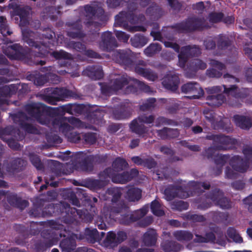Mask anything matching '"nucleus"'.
Masks as SVG:
<instances>
[{
    "mask_svg": "<svg viewBox=\"0 0 252 252\" xmlns=\"http://www.w3.org/2000/svg\"><path fill=\"white\" fill-rule=\"evenodd\" d=\"M132 160L133 162L137 164H140L142 162L141 159L138 157L132 158Z\"/></svg>",
    "mask_w": 252,
    "mask_h": 252,
    "instance_id": "3c124183",
    "label": "nucleus"
},
{
    "mask_svg": "<svg viewBox=\"0 0 252 252\" xmlns=\"http://www.w3.org/2000/svg\"><path fill=\"white\" fill-rule=\"evenodd\" d=\"M126 83V80L125 79H123L122 81H119L118 83H117L116 86L115 87V89L117 90L122 87L124 86L125 84Z\"/></svg>",
    "mask_w": 252,
    "mask_h": 252,
    "instance_id": "79ce46f5",
    "label": "nucleus"
},
{
    "mask_svg": "<svg viewBox=\"0 0 252 252\" xmlns=\"http://www.w3.org/2000/svg\"><path fill=\"white\" fill-rule=\"evenodd\" d=\"M200 53L199 48L194 46L190 47L189 46L184 47L182 49L181 53L179 55V63L181 67L184 66L186 62L187 57L188 54L191 55H195Z\"/></svg>",
    "mask_w": 252,
    "mask_h": 252,
    "instance_id": "20e7f679",
    "label": "nucleus"
},
{
    "mask_svg": "<svg viewBox=\"0 0 252 252\" xmlns=\"http://www.w3.org/2000/svg\"><path fill=\"white\" fill-rule=\"evenodd\" d=\"M75 252H95L94 250L88 248L86 247H81L78 248Z\"/></svg>",
    "mask_w": 252,
    "mask_h": 252,
    "instance_id": "58836bf2",
    "label": "nucleus"
},
{
    "mask_svg": "<svg viewBox=\"0 0 252 252\" xmlns=\"http://www.w3.org/2000/svg\"><path fill=\"white\" fill-rule=\"evenodd\" d=\"M250 94V90L248 88H237V99L240 98L242 100L247 98Z\"/></svg>",
    "mask_w": 252,
    "mask_h": 252,
    "instance_id": "5701e85b",
    "label": "nucleus"
},
{
    "mask_svg": "<svg viewBox=\"0 0 252 252\" xmlns=\"http://www.w3.org/2000/svg\"><path fill=\"white\" fill-rule=\"evenodd\" d=\"M158 234L156 232V231L153 229H149L148 231L145 233L144 236H155Z\"/></svg>",
    "mask_w": 252,
    "mask_h": 252,
    "instance_id": "37998d69",
    "label": "nucleus"
},
{
    "mask_svg": "<svg viewBox=\"0 0 252 252\" xmlns=\"http://www.w3.org/2000/svg\"><path fill=\"white\" fill-rule=\"evenodd\" d=\"M222 89L223 90V91L228 94L235 95V94L236 88L234 86H231L229 88H225L224 86L222 87L215 86L208 89V91L209 94H214L221 92Z\"/></svg>",
    "mask_w": 252,
    "mask_h": 252,
    "instance_id": "9d476101",
    "label": "nucleus"
},
{
    "mask_svg": "<svg viewBox=\"0 0 252 252\" xmlns=\"http://www.w3.org/2000/svg\"><path fill=\"white\" fill-rule=\"evenodd\" d=\"M79 240L84 238H87L89 243L94 244L98 242L101 245L105 248L111 249L117 247L119 244L124 242L127 237H105V239L102 241L103 237H75Z\"/></svg>",
    "mask_w": 252,
    "mask_h": 252,
    "instance_id": "f257e3e1",
    "label": "nucleus"
},
{
    "mask_svg": "<svg viewBox=\"0 0 252 252\" xmlns=\"http://www.w3.org/2000/svg\"><path fill=\"white\" fill-rule=\"evenodd\" d=\"M86 235L87 236H96L97 235V231L95 229H87L86 230Z\"/></svg>",
    "mask_w": 252,
    "mask_h": 252,
    "instance_id": "e433bc0d",
    "label": "nucleus"
},
{
    "mask_svg": "<svg viewBox=\"0 0 252 252\" xmlns=\"http://www.w3.org/2000/svg\"><path fill=\"white\" fill-rule=\"evenodd\" d=\"M222 18L221 13H213L210 16V20L212 22H218Z\"/></svg>",
    "mask_w": 252,
    "mask_h": 252,
    "instance_id": "c756f323",
    "label": "nucleus"
},
{
    "mask_svg": "<svg viewBox=\"0 0 252 252\" xmlns=\"http://www.w3.org/2000/svg\"><path fill=\"white\" fill-rule=\"evenodd\" d=\"M60 247L63 251L71 252L74 250L76 247L75 237H65L60 244Z\"/></svg>",
    "mask_w": 252,
    "mask_h": 252,
    "instance_id": "423d86ee",
    "label": "nucleus"
},
{
    "mask_svg": "<svg viewBox=\"0 0 252 252\" xmlns=\"http://www.w3.org/2000/svg\"><path fill=\"white\" fill-rule=\"evenodd\" d=\"M189 149L192 151H197L199 150V148L197 146L193 145L190 146Z\"/></svg>",
    "mask_w": 252,
    "mask_h": 252,
    "instance_id": "13d9d810",
    "label": "nucleus"
},
{
    "mask_svg": "<svg viewBox=\"0 0 252 252\" xmlns=\"http://www.w3.org/2000/svg\"><path fill=\"white\" fill-rule=\"evenodd\" d=\"M30 9L29 7L26 8L20 9L19 11L18 12L17 14L19 15L20 20V25L22 26V21L25 20L26 17L29 14Z\"/></svg>",
    "mask_w": 252,
    "mask_h": 252,
    "instance_id": "a878e982",
    "label": "nucleus"
},
{
    "mask_svg": "<svg viewBox=\"0 0 252 252\" xmlns=\"http://www.w3.org/2000/svg\"><path fill=\"white\" fill-rule=\"evenodd\" d=\"M153 221L152 217H149L145 218L140 224L141 226H144L150 224Z\"/></svg>",
    "mask_w": 252,
    "mask_h": 252,
    "instance_id": "a19ab883",
    "label": "nucleus"
},
{
    "mask_svg": "<svg viewBox=\"0 0 252 252\" xmlns=\"http://www.w3.org/2000/svg\"><path fill=\"white\" fill-rule=\"evenodd\" d=\"M142 246L147 247L154 246L157 242V237H142Z\"/></svg>",
    "mask_w": 252,
    "mask_h": 252,
    "instance_id": "b1692460",
    "label": "nucleus"
},
{
    "mask_svg": "<svg viewBox=\"0 0 252 252\" xmlns=\"http://www.w3.org/2000/svg\"><path fill=\"white\" fill-rule=\"evenodd\" d=\"M102 77V73L101 70L99 68L97 71L94 73V76L93 77L95 79H99Z\"/></svg>",
    "mask_w": 252,
    "mask_h": 252,
    "instance_id": "c03bdc74",
    "label": "nucleus"
},
{
    "mask_svg": "<svg viewBox=\"0 0 252 252\" xmlns=\"http://www.w3.org/2000/svg\"><path fill=\"white\" fill-rule=\"evenodd\" d=\"M48 237H43V240L37 242L35 244V248L38 252H43L47 249L50 248L54 245L53 242L54 238H58L59 237H52L53 239H48Z\"/></svg>",
    "mask_w": 252,
    "mask_h": 252,
    "instance_id": "6e6552de",
    "label": "nucleus"
},
{
    "mask_svg": "<svg viewBox=\"0 0 252 252\" xmlns=\"http://www.w3.org/2000/svg\"><path fill=\"white\" fill-rule=\"evenodd\" d=\"M216 237H196L194 239V241L195 242H201V243H205L209 241L210 240H216Z\"/></svg>",
    "mask_w": 252,
    "mask_h": 252,
    "instance_id": "f704fd0d",
    "label": "nucleus"
},
{
    "mask_svg": "<svg viewBox=\"0 0 252 252\" xmlns=\"http://www.w3.org/2000/svg\"><path fill=\"white\" fill-rule=\"evenodd\" d=\"M104 37H106L108 39H110V37H111V33L109 32H105L104 33V35H103Z\"/></svg>",
    "mask_w": 252,
    "mask_h": 252,
    "instance_id": "774afa93",
    "label": "nucleus"
},
{
    "mask_svg": "<svg viewBox=\"0 0 252 252\" xmlns=\"http://www.w3.org/2000/svg\"><path fill=\"white\" fill-rule=\"evenodd\" d=\"M245 54L248 57L252 60V49L249 47H245L244 49Z\"/></svg>",
    "mask_w": 252,
    "mask_h": 252,
    "instance_id": "ea45409f",
    "label": "nucleus"
},
{
    "mask_svg": "<svg viewBox=\"0 0 252 252\" xmlns=\"http://www.w3.org/2000/svg\"><path fill=\"white\" fill-rule=\"evenodd\" d=\"M237 124L241 128L247 130L252 127V122L248 117L237 115Z\"/></svg>",
    "mask_w": 252,
    "mask_h": 252,
    "instance_id": "f8f14e48",
    "label": "nucleus"
},
{
    "mask_svg": "<svg viewBox=\"0 0 252 252\" xmlns=\"http://www.w3.org/2000/svg\"><path fill=\"white\" fill-rule=\"evenodd\" d=\"M151 209L154 214L158 216H161L164 215V211L161 208L158 202L154 201L151 204Z\"/></svg>",
    "mask_w": 252,
    "mask_h": 252,
    "instance_id": "6ab92c4d",
    "label": "nucleus"
},
{
    "mask_svg": "<svg viewBox=\"0 0 252 252\" xmlns=\"http://www.w3.org/2000/svg\"><path fill=\"white\" fill-rule=\"evenodd\" d=\"M213 63L215 67L218 69H221L223 67V65L217 61H214Z\"/></svg>",
    "mask_w": 252,
    "mask_h": 252,
    "instance_id": "8fccbe9b",
    "label": "nucleus"
},
{
    "mask_svg": "<svg viewBox=\"0 0 252 252\" xmlns=\"http://www.w3.org/2000/svg\"><path fill=\"white\" fill-rule=\"evenodd\" d=\"M22 33L23 36L24 40L27 42L31 46H35V48H37L38 46L35 44L33 40L32 37H33L34 34L30 31L29 30L22 29Z\"/></svg>",
    "mask_w": 252,
    "mask_h": 252,
    "instance_id": "2eb2a0df",
    "label": "nucleus"
},
{
    "mask_svg": "<svg viewBox=\"0 0 252 252\" xmlns=\"http://www.w3.org/2000/svg\"><path fill=\"white\" fill-rule=\"evenodd\" d=\"M128 245L131 249H137L139 246V243L138 240L135 239V237H132L128 242Z\"/></svg>",
    "mask_w": 252,
    "mask_h": 252,
    "instance_id": "7c9ffc66",
    "label": "nucleus"
},
{
    "mask_svg": "<svg viewBox=\"0 0 252 252\" xmlns=\"http://www.w3.org/2000/svg\"><path fill=\"white\" fill-rule=\"evenodd\" d=\"M115 34L119 40L123 42H126L129 38L128 35L121 31H116Z\"/></svg>",
    "mask_w": 252,
    "mask_h": 252,
    "instance_id": "c85d7f7f",
    "label": "nucleus"
},
{
    "mask_svg": "<svg viewBox=\"0 0 252 252\" xmlns=\"http://www.w3.org/2000/svg\"><path fill=\"white\" fill-rule=\"evenodd\" d=\"M117 235H118V236L121 237V236H126L127 234L126 233V232H125L124 231H119V232H118Z\"/></svg>",
    "mask_w": 252,
    "mask_h": 252,
    "instance_id": "052dcab7",
    "label": "nucleus"
},
{
    "mask_svg": "<svg viewBox=\"0 0 252 252\" xmlns=\"http://www.w3.org/2000/svg\"><path fill=\"white\" fill-rule=\"evenodd\" d=\"M210 101L208 103L212 106H219L223 102V96L221 94L213 95L208 97Z\"/></svg>",
    "mask_w": 252,
    "mask_h": 252,
    "instance_id": "a211bd4d",
    "label": "nucleus"
},
{
    "mask_svg": "<svg viewBox=\"0 0 252 252\" xmlns=\"http://www.w3.org/2000/svg\"><path fill=\"white\" fill-rule=\"evenodd\" d=\"M175 189L172 188V189H167L164 191L165 198L167 200H171L175 196H178L181 198H187L189 196L187 194H182V191L181 189H179L177 193L174 192Z\"/></svg>",
    "mask_w": 252,
    "mask_h": 252,
    "instance_id": "ddd939ff",
    "label": "nucleus"
},
{
    "mask_svg": "<svg viewBox=\"0 0 252 252\" xmlns=\"http://www.w3.org/2000/svg\"><path fill=\"white\" fill-rule=\"evenodd\" d=\"M179 82L178 77L175 76L171 77L170 78H165L162 82V84L167 89L171 91H175L178 88Z\"/></svg>",
    "mask_w": 252,
    "mask_h": 252,
    "instance_id": "9b49d317",
    "label": "nucleus"
},
{
    "mask_svg": "<svg viewBox=\"0 0 252 252\" xmlns=\"http://www.w3.org/2000/svg\"><path fill=\"white\" fill-rule=\"evenodd\" d=\"M160 136L164 138L166 136L170 137H175L178 135V131L175 129H171L168 128H164L162 130L159 132Z\"/></svg>",
    "mask_w": 252,
    "mask_h": 252,
    "instance_id": "412c9836",
    "label": "nucleus"
},
{
    "mask_svg": "<svg viewBox=\"0 0 252 252\" xmlns=\"http://www.w3.org/2000/svg\"><path fill=\"white\" fill-rule=\"evenodd\" d=\"M136 169H132L130 172H124L123 174L114 175L112 177L113 182L117 183L124 184L131 180L134 176L137 175Z\"/></svg>",
    "mask_w": 252,
    "mask_h": 252,
    "instance_id": "39448f33",
    "label": "nucleus"
},
{
    "mask_svg": "<svg viewBox=\"0 0 252 252\" xmlns=\"http://www.w3.org/2000/svg\"><path fill=\"white\" fill-rule=\"evenodd\" d=\"M52 54L57 59L69 58V55L63 51L55 52L52 53Z\"/></svg>",
    "mask_w": 252,
    "mask_h": 252,
    "instance_id": "bb28decb",
    "label": "nucleus"
},
{
    "mask_svg": "<svg viewBox=\"0 0 252 252\" xmlns=\"http://www.w3.org/2000/svg\"><path fill=\"white\" fill-rule=\"evenodd\" d=\"M32 164L37 168L41 167V163L39 158L37 156H32L30 158Z\"/></svg>",
    "mask_w": 252,
    "mask_h": 252,
    "instance_id": "473e14b6",
    "label": "nucleus"
},
{
    "mask_svg": "<svg viewBox=\"0 0 252 252\" xmlns=\"http://www.w3.org/2000/svg\"><path fill=\"white\" fill-rule=\"evenodd\" d=\"M148 211V207H144L142 209L133 212L127 217H129L130 220L128 222L136 221L144 217Z\"/></svg>",
    "mask_w": 252,
    "mask_h": 252,
    "instance_id": "4468645a",
    "label": "nucleus"
},
{
    "mask_svg": "<svg viewBox=\"0 0 252 252\" xmlns=\"http://www.w3.org/2000/svg\"><path fill=\"white\" fill-rule=\"evenodd\" d=\"M119 252H132V251L130 248L123 246L120 249Z\"/></svg>",
    "mask_w": 252,
    "mask_h": 252,
    "instance_id": "de8ad7c7",
    "label": "nucleus"
},
{
    "mask_svg": "<svg viewBox=\"0 0 252 252\" xmlns=\"http://www.w3.org/2000/svg\"><path fill=\"white\" fill-rule=\"evenodd\" d=\"M243 201L244 204L248 206L249 211L252 213V194L244 198Z\"/></svg>",
    "mask_w": 252,
    "mask_h": 252,
    "instance_id": "cd10ccee",
    "label": "nucleus"
},
{
    "mask_svg": "<svg viewBox=\"0 0 252 252\" xmlns=\"http://www.w3.org/2000/svg\"><path fill=\"white\" fill-rule=\"evenodd\" d=\"M161 247L165 252H178L181 250V245L173 241H165L161 243Z\"/></svg>",
    "mask_w": 252,
    "mask_h": 252,
    "instance_id": "1a4fd4ad",
    "label": "nucleus"
},
{
    "mask_svg": "<svg viewBox=\"0 0 252 252\" xmlns=\"http://www.w3.org/2000/svg\"><path fill=\"white\" fill-rule=\"evenodd\" d=\"M209 43H210L209 45H207V43H205V46H206V48L207 49H211L215 46V43L211 41Z\"/></svg>",
    "mask_w": 252,
    "mask_h": 252,
    "instance_id": "4d7b16f0",
    "label": "nucleus"
},
{
    "mask_svg": "<svg viewBox=\"0 0 252 252\" xmlns=\"http://www.w3.org/2000/svg\"><path fill=\"white\" fill-rule=\"evenodd\" d=\"M20 237H18V238H20ZM24 242L23 241H20V240L19 239H17L16 240V243L18 244V245H22V246H23L24 244Z\"/></svg>",
    "mask_w": 252,
    "mask_h": 252,
    "instance_id": "338daca9",
    "label": "nucleus"
},
{
    "mask_svg": "<svg viewBox=\"0 0 252 252\" xmlns=\"http://www.w3.org/2000/svg\"><path fill=\"white\" fill-rule=\"evenodd\" d=\"M193 237H176L177 240L179 241H181L182 240H189L191 239Z\"/></svg>",
    "mask_w": 252,
    "mask_h": 252,
    "instance_id": "5fc2aeb1",
    "label": "nucleus"
},
{
    "mask_svg": "<svg viewBox=\"0 0 252 252\" xmlns=\"http://www.w3.org/2000/svg\"><path fill=\"white\" fill-rule=\"evenodd\" d=\"M182 90L185 93L190 94L192 91H197V94L194 93V97L202 96L204 94V92L202 88L197 84L192 83H187L182 87Z\"/></svg>",
    "mask_w": 252,
    "mask_h": 252,
    "instance_id": "0eeeda50",
    "label": "nucleus"
},
{
    "mask_svg": "<svg viewBox=\"0 0 252 252\" xmlns=\"http://www.w3.org/2000/svg\"><path fill=\"white\" fill-rule=\"evenodd\" d=\"M201 186L202 187H204L205 189H207L209 188V185L207 183H201L198 185V186Z\"/></svg>",
    "mask_w": 252,
    "mask_h": 252,
    "instance_id": "680f3d73",
    "label": "nucleus"
},
{
    "mask_svg": "<svg viewBox=\"0 0 252 252\" xmlns=\"http://www.w3.org/2000/svg\"><path fill=\"white\" fill-rule=\"evenodd\" d=\"M234 22V18L231 17H228V20L226 19L225 22L227 24H230Z\"/></svg>",
    "mask_w": 252,
    "mask_h": 252,
    "instance_id": "bf43d9fd",
    "label": "nucleus"
},
{
    "mask_svg": "<svg viewBox=\"0 0 252 252\" xmlns=\"http://www.w3.org/2000/svg\"><path fill=\"white\" fill-rule=\"evenodd\" d=\"M127 165L126 161L122 158H117L113 163V167L115 171H119L126 167Z\"/></svg>",
    "mask_w": 252,
    "mask_h": 252,
    "instance_id": "aec40b11",
    "label": "nucleus"
},
{
    "mask_svg": "<svg viewBox=\"0 0 252 252\" xmlns=\"http://www.w3.org/2000/svg\"><path fill=\"white\" fill-rule=\"evenodd\" d=\"M194 8L198 10V11L203 10L204 8L203 3L202 2H199L197 3L196 4Z\"/></svg>",
    "mask_w": 252,
    "mask_h": 252,
    "instance_id": "09e8293b",
    "label": "nucleus"
},
{
    "mask_svg": "<svg viewBox=\"0 0 252 252\" xmlns=\"http://www.w3.org/2000/svg\"><path fill=\"white\" fill-rule=\"evenodd\" d=\"M195 66L196 68L202 69H205L206 67V64L198 60L195 61Z\"/></svg>",
    "mask_w": 252,
    "mask_h": 252,
    "instance_id": "4c0bfd02",
    "label": "nucleus"
},
{
    "mask_svg": "<svg viewBox=\"0 0 252 252\" xmlns=\"http://www.w3.org/2000/svg\"><path fill=\"white\" fill-rule=\"evenodd\" d=\"M245 187V183L243 181H237V190H242Z\"/></svg>",
    "mask_w": 252,
    "mask_h": 252,
    "instance_id": "49530a36",
    "label": "nucleus"
},
{
    "mask_svg": "<svg viewBox=\"0 0 252 252\" xmlns=\"http://www.w3.org/2000/svg\"><path fill=\"white\" fill-rule=\"evenodd\" d=\"M138 144V141L137 140H134L132 141L131 145H130V147L132 148H133L135 147L136 146H137Z\"/></svg>",
    "mask_w": 252,
    "mask_h": 252,
    "instance_id": "864d4df0",
    "label": "nucleus"
},
{
    "mask_svg": "<svg viewBox=\"0 0 252 252\" xmlns=\"http://www.w3.org/2000/svg\"><path fill=\"white\" fill-rule=\"evenodd\" d=\"M174 236H190V234L187 232L179 231L175 233Z\"/></svg>",
    "mask_w": 252,
    "mask_h": 252,
    "instance_id": "a18cd8bd",
    "label": "nucleus"
},
{
    "mask_svg": "<svg viewBox=\"0 0 252 252\" xmlns=\"http://www.w3.org/2000/svg\"><path fill=\"white\" fill-rule=\"evenodd\" d=\"M164 44L165 47H171L173 48L176 52H179V48L177 44L169 41H165Z\"/></svg>",
    "mask_w": 252,
    "mask_h": 252,
    "instance_id": "c9c22d12",
    "label": "nucleus"
},
{
    "mask_svg": "<svg viewBox=\"0 0 252 252\" xmlns=\"http://www.w3.org/2000/svg\"><path fill=\"white\" fill-rule=\"evenodd\" d=\"M0 30L4 36L10 34V32L7 30L6 18L3 16L0 17Z\"/></svg>",
    "mask_w": 252,
    "mask_h": 252,
    "instance_id": "4be33fe9",
    "label": "nucleus"
},
{
    "mask_svg": "<svg viewBox=\"0 0 252 252\" xmlns=\"http://www.w3.org/2000/svg\"><path fill=\"white\" fill-rule=\"evenodd\" d=\"M19 47V46L17 45L9 46L7 50L3 49L4 52L10 58L15 59L18 57L17 54Z\"/></svg>",
    "mask_w": 252,
    "mask_h": 252,
    "instance_id": "f3484780",
    "label": "nucleus"
},
{
    "mask_svg": "<svg viewBox=\"0 0 252 252\" xmlns=\"http://www.w3.org/2000/svg\"><path fill=\"white\" fill-rule=\"evenodd\" d=\"M141 196V191L137 188L130 189L127 193V197L130 201H135L139 200Z\"/></svg>",
    "mask_w": 252,
    "mask_h": 252,
    "instance_id": "dca6fc26",
    "label": "nucleus"
},
{
    "mask_svg": "<svg viewBox=\"0 0 252 252\" xmlns=\"http://www.w3.org/2000/svg\"><path fill=\"white\" fill-rule=\"evenodd\" d=\"M247 232L249 236H252V228H249L247 229Z\"/></svg>",
    "mask_w": 252,
    "mask_h": 252,
    "instance_id": "69168bd1",
    "label": "nucleus"
},
{
    "mask_svg": "<svg viewBox=\"0 0 252 252\" xmlns=\"http://www.w3.org/2000/svg\"><path fill=\"white\" fill-rule=\"evenodd\" d=\"M147 248H139L136 250L135 252H146Z\"/></svg>",
    "mask_w": 252,
    "mask_h": 252,
    "instance_id": "0e129e2a",
    "label": "nucleus"
},
{
    "mask_svg": "<svg viewBox=\"0 0 252 252\" xmlns=\"http://www.w3.org/2000/svg\"><path fill=\"white\" fill-rule=\"evenodd\" d=\"M153 120L154 119L152 116H150L148 117L141 116L138 118V119L132 121L130 125V128L132 131L137 133L141 134L144 132L142 124H150L151 123Z\"/></svg>",
    "mask_w": 252,
    "mask_h": 252,
    "instance_id": "7ed1b4c3",
    "label": "nucleus"
},
{
    "mask_svg": "<svg viewBox=\"0 0 252 252\" xmlns=\"http://www.w3.org/2000/svg\"><path fill=\"white\" fill-rule=\"evenodd\" d=\"M245 159H242L237 155V172L244 173L249 167L250 162H252V147L245 146L243 149Z\"/></svg>",
    "mask_w": 252,
    "mask_h": 252,
    "instance_id": "f03ea898",
    "label": "nucleus"
},
{
    "mask_svg": "<svg viewBox=\"0 0 252 252\" xmlns=\"http://www.w3.org/2000/svg\"><path fill=\"white\" fill-rule=\"evenodd\" d=\"M177 206H175L174 204L172 205V208L174 209L177 210H183L187 209V204L185 203L184 202L182 201H180L177 202Z\"/></svg>",
    "mask_w": 252,
    "mask_h": 252,
    "instance_id": "2f4dec72",
    "label": "nucleus"
},
{
    "mask_svg": "<svg viewBox=\"0 0 252 252\" xmlns=\"http://www.w3.org/2000/svg\"><path fill=\"white\" fill-rule=\"evenodd\" d=\"M160 49V47L157 44H153L146 49L144 52L147 56H150L159 51Z\"/></svg>",
    "mask_w": 252,
    "mask_h": 252,
    "instance_id": "393cba45",
    "label": "nucleus"
},
{
    "mask_svg": "<svg viewBox=\"0 0 252 252\" xmlns=\"http://www.w3.org/2000/svg\"><path fill=\"white\" fill-rule=\"evenodd\" d=\"M8 252H26L25 251L20 250L17 248H14L8 250Z\"/></svg>",
    "mask_w": 252,
    "mask_h": 252,
    "instance_id": "603ef678",
    "label": "nucleus"
},
{
    "mask_svg": "<svg viewBox=\"0 0 252 252\" xmlns=\"http://www.w3.org/2000/svg\"><path fill=\"white\" fill-rule=\"evenodd\" d=\"M161 151L163 152L164 153H170V150L168 148H162L161 149Z\"/></svg>",
    "mask_w": 252,
    "mask_h": 252,
    "instance_id": "e2e57ef3",
    "label": "nucleus"
},
{
    "mask_svg": "<svg viewBox=\"0 0 252 252\" xmlns=\"http://www.w3.org/2000/svg\"><path fill=\"white\" fill-rule=\"evenodd\" d=\"M245 77L247 81L252 83V67H248L246 69Z\"/></svg>",
    "mask_w": 252,
    "mask_h": 252,
    "instance_id": "72a5a7b5",
    "label": "nucleus"
},
{
    "mask_svg": "<svg viewBox=\"0 0 252 252\" xmlns=\"http://www.w3.org/2000/svg\"><path fill=\"white\" fill-rule=\"evenodd\" d=\"M193 131L195 133H199L202 131V129L200 126H196L192 128Z\"/></svg>",
    "mask_w": 252,
    "mask_h": 252,
    "instance_id": "6e6d98bb",
    "label": "nucleus"
}]
</instances>
